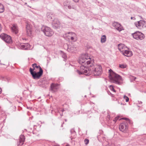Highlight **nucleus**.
<instances>
[{"label":"nucleus","instance_id":"obj_24","mask_svg":"<svg viewBox=\"0 0 146 146\" xmlns=\"http://www.w3.org/2000/svg\"><path fill=\"white\" fill-rule=\"evenodd\" d=\"M126 65L125 64H119V67L122 68H126Z\"/></svg>","mask_w":146,"mask_h":146},{"label":"nucleus","instance_id":"obj_34","mask_svg":"<svg viewBox=\"0 0 146 146\" xmlns=\"http://www.w3.org/2000/svg\"><path fill=\"white\" fill-rule=\"evenodd\" d=\"M119 117L117 116L116 117H115L114 119L113 120V121L116 122L119 119Z\"/></svg>","mask_w":146,"mask_h":146},{"label":"nucleus","instance_id":"obj_35","mask_svg":"<svg viewBox=\"0 0 146 146\" xmlns=\"http://www.w3.org/2000/svg\"><path fill=\"white\" fill-rule=\"evenodd\" d=\"M72 5L70 3L69 5H68L67 6L68 9H70L71 8V6L70 5Z\"/></svg>","mask_w":146,"mask_h":146},{"label":"nucleus","instance_id":"obj_27","mask_svg":"<svg viewBox=\"0 0 146 146\" xmlns=\"http://www.w3.org/2000/svg\"><path fill=\"white\" fill-rule=\"evenodd\" d=\"M84 142L86 145H88L89 142V140L87 139H85L84 140Z\"/></svg>","mask_w":146,"mask_h":146},{"label":"nucleus","instance_id":"obj_19","mask_svg":"<svg viewBox=\"0 0 146 146\" xmlns=\"http://www.w3.org/2000/svg\"><path fill=\"white\" fill-rule=\"evenodd\" d=\"M106 40V36L105 35H103L102 36L101 38V42L102 43H104Z\"/></svg>","mask_w":146,"mask_h":146},{"label":"nucleus","instance_id":"obj_6","mask_svg":"<svg viewBox=\"0 0 146 146\" xmlns=\"http://www.w3.org/2000/svg\"><path fill=\"white\" fill-rule=\"evenodd\" d=\"M135 25L139 29H142L146 27V23L143 21H140L137 22H135Z\"/></svg>","mask_w":146,"mask_h":146},{"label":"nucleus","instance_id":"obj_12","mask_svg":"<svg viewBox=\"0 0 146 146\" xmlns=\"http://www.w3.org/2000/svg\"><path fill=\"white\" fill-rule=\"evenodd\" d=\"M58 84H57L52 83L50 86V90L53 93L56 91L58 89Z\"/></svg>","mask_w":146,"mask_h":146},{"label":"nucleus","instance_id":"obj_36","mask_svg":"<svg viewBox=\"0 0 146 146\" xmlns=\"http://www.w3.org/2000/svg\"><path fill=\"white\" fill-rule=\"evenodd\" d=\"M71 8L73 9H75V10H76V7H75L74 6L72 5L71 7Z\"/></svg>","mask_w":146,"mask_h":146},{"label":"nucleus","instance_id":"obj_13","mask_svg":"<svg viewBox=\"0 0 146 146\" xmlns=\"http://www.w3.org/2000/svg\"><path fill=\"white\" fill-rule=\"evenodd\" d=\"M13 32L15 34H17L19 32L18 27L17 25L15 24H13L12 27H11Z\"/></svg>","mask_w":146,"mask_h":146},{"label":"nucleus","instance_id":"obj_16","mask_svg":"<svg viewBox=\"0 0 146 146\" xmlns=\"http://www.w3.org/2000/svg\"><path fill=\"white\" fill-rule=\"evenodd\" d=\"M47 16L48 19L49 20H53V19L54 20L55 19L54 15L51 13H47Z\"/></svg>","mask_w":146,"mask_h":146},{"label":"nucleus","instance_id":"obj_37","mask_svg":"<svg viewBox=\"0 0 146 146\" xmlns=\"http://www.w3.org/2000/svg\"><path fill=\"white\" fill-rule=\"evenodd\" d=\"M127 123H129L130 124H132V123L131 121L130 120V122H127Z\"/></svg>","mask_w":146,"mask_h":146},{"label":"nucleus","instance_id":"obj_31","mask_svg":"<svg viewBox=\"0 0 146 146\" xmlns=\"http://www.w3.org/2000/svg\"><path fill=\"white\" fill-rule=\"evenodd\" d=\"M124 98L126 102H127L129 101V98L125 95L124 96Z\"/></svg>","mask_w":146,"mask_h":146},{"label":"nucleus","instance_id":"obj_4","mask_svg":"<svg viewBox=\"0 0 146 146\" xmlns=\"http://www.w3.org/2000/svg\"><path fill=\"white\" fill-rule=\"evenodd\" d=\"M131 35L134 38L137 40H142L145 38L144 35L141 32L138 31H137L131 34Z\"/></svg>","mask_w":146,"mask_h":146},{"label":"nucleus","instance_id":"obj_8","mask_svg":"<svg viewBox=\"0 0 146 146\" xmlns=\"http://www.w3.org/2000/svg\"><path fill=\"white\" fill-rule=\"evenodd\" d=\"M119 128L120 130L122 132L128 128V123L126 121H123L119 125Z\"/></svg>","mask_w":146,"mask_h":146},{"label":"nucleus","instance_id":"obj_10","mask_svg":"<svg viewBox=\"0 0 146 146\" xmlns=\"http://www.w3.org/2000/svg\"><path fill=\"white\" fill-rule=\"evenodd\" d=\"M25 137L23 135H21L20 136L19 140L17 143L18 146H21L22 145L25 141Z\"/></svg>","mask_w":146,"mask_h":146},{"label":"nucleus","instance_id":"obj_11","mask_svg":"<svg viewBox=\"0 0 146 146\" xmlns=\"http://www.w3.org/2000/svg\"><path fill=\"white\" fill-rule=\"evenodd\" d=\"M112 25L115 27L116 29L119 32L122 31L123 27L120 24L116 22H114L112 23Z\"/></svg>","mask_w":146,"mask_h":146},{"label":"nucleus","instance_id":"obj_14","mask_svg":"<svg viewBox=\"0 0 146 146\" xmlns=\"http://www.w3.org/2000/svg\"><path fill=\"white\" fill-rule=\"evenodd\" d=\"M123 54L125 56H131L132 55V52L127 50H124L123 52Z\"/></svg>","mask_w":146,"mask_h":146},{"label":"nucleus","instance_id":"obj_30","mask_svg":"<svg viewBox=\"0 0 146 146\" xmlns=\"http://www.w3.org/2000/svg\"><path fill=\"white\" fill-rule=\"evenodd\" d=\"M36 68H39V71H43L42 69L39 65L36 66Z\"/></svg>","mask_w":146,"mask_h":146},{"label":"nucleus","instance_id":"obj_20","mask_svg":"<svg viewBox=\"0 0 146 146\" xmlns=\"http://www.w3.org/2000/svg\"><path fill=\"white\" fill-rule=\"evenodd\" d=\"M4 7L3 5L0 3V13H2L4 12Z\"/></svg>","mask_w":146,"mask_h":146},{"label":"nucleus","instance_id":"obj_2","mask_svg":"<svg viewBox=\"0 0 146 146\" xmlns=\"http://www.w3.org/2000/svg\"><path fill=\"white\" fill-rule=\"evenodd\" d=\"M109 71L110 72V78L111 80V81L116 84L119 85L121 83L120 82V81L121 80L122 78L121 77L117 74H115L113 76H112L111 75L110 73L111 72H113L112 70L110 69Z\"/></svg>","mask_w":146,"mask_h":146},{"label":"nucleus","instance_id":"obj_26","mask_svg":"<svg viewBox=\"0 0 146 146\" xmlns=\"http://www.w3.org/2000/svg\"><path fill=\"white\" fill-rule=\"evenodd\" d=\"M68 33L70 35V36H77L74 33H73V32H69Z\"/></svg>","mask_w":146,"mask_h":146},{"label":"nucleus","instance_id":"obj_3","mask_svg":"<svg viewBox=\"0 0 146 146\" xmlns=\"http://www.w3.org/2000/svg\"><path fill=\"white\" fill-rule=\"evenodd\" d=\"M42 31L46 36H51L54 34V32L49 27L43 26L41 28Z\"/></svg>","mask_w":146,"mask_h":146},{"label":"nucleus","instance_id":"obj_47","mask_svg":"<svg viewBox=\"0 0 146 146\" xmlns=\"http://www.w3.org/2000/svg\"><path fill=\"white\" fill-rule=\"evenodd\" d=\"M65 121H67V120H66V119H65Z\"/></svg>","mask_w":146,"mask_h":146},{"label":"nucleus","instance_id":"obj_42","mask_svg":"<svg viewBox=\"0 0 146 146\" xmlns=\"http://www.w3.org/2000/svg\"><path fill=\"white\" fill-rule=\"evenodd\" d=\"M32 67L33 68H34V67H35V65H33V64L32 65Z\"/></svg>","mask_w":146,"mask_h":146},{"label":"nucleus","instance_id":"obj_15","mask_svg":"<svg viewBox=\"0 0 146 146\" xmlns=\"http://www.w3.org/2000/svg\"><path fill=\"white\" fill-rule=\"evenodd\" d=\"M26 30L28 35H29L31 34L32 30L30 24L28 23L26 25Z\"/></svg>","mask_w":146,"mask_h":146},{"label":"nucleus","instance_id":"obj_40","mask_svg":"<svg viewBox=\"0 0 146 146\" xmlns=\"http://www.w3.org/2000/svg\"><path fill=\"white\" fill-rule=\"evenodd\" d=\"M139 102V104H142V102L141 101H138Z\"/></svg>","mask_w":146,"mask_h":146},{"label":"nucleus","instance_id":"obj_9","mask_svg":"<svg viewBox=\"0 0 146 146\" xmlns=\"http://www.w3.org/2000/svg\"><path fill=\"white\" fill-rule=\"evenodd\" d=\"M60 23L58 20L56 19H54L52 22V26L53 28L57 29L60 26Z\"/></svg>","mask_w":146,"mask_h":146},{"label":"nucleus","instance_id":"obj_5","mask_svg":"<svg viewBox=\"0 0 146 146\" xmlns=\"http://www.w3.org/2000/svg\"><path fill=\"white\" fill-rule=\"evenodd\" d=\"M1 38L5 42L8 43H11L12 40L11 37L9 35L5 33L2 34L0 36Z\"/></svg>","mask_w":146,"mask_h":146},{"label":"nucleus","instance_id":"obj_7","mask_svg":"<svg viewBox=\"0 0 146 146\" xmlns=\"http://www.w3.org/2000/svg\"><path fill=\"white\" fill-rule=\"evenodd\" d=\"M43 71H39L38 72H35L34 73L31 74L34 79H38L42 75Z\"/></svg>","mask_w":146,"mask_h":146},{"label":"nucleus","instance_id":"obj_44","mask_svg":"<svg viewBox=\"0 0 146 146\" xmlns=\"http://www.w3.org/2000/svg\"><path fill=\"white\" fill-rule=\"evenodd\" d=\"M60 115L61 116H62L63 115V113H62V114H61Z\"/></svg>","mask_w":146,"mask_h":146},{"label":"nucleus","instance_id":"obj_25","mask_svg":"<svg viewBox=\"0 0 146 146\" xmlns=\"http://www.w3.org/2000/svg\"><path fill=\"white\" fill-rule=\"evenodd\" d=\"M70 2L69 1H65L64 3V6H67L68 5H69L70 4Z\"/></svg>","mask_w":146,"mask_h":146},{"label":"nucleus","instance_id":"obj_1","mask_svg":"<svg viewBox=\"0 0 146 146\" xmlns=\"http://www.w3.org/2000/svg\"><path fill=\"white\" fill-rule=\"evenodd\" d=\"M79 63L82 64L81 68L85 67L86 64L89 65L88 69L85 70L84 72L85 73H87V76H89L91 74L92 75L98 76L102 73V68L100 65H93L94 63V59L91 57L88 53H86L82 55L78 60Z\"/></svg>","mask_w":146,"mask_h":146},{"label":"nucleus","instance_id":"obj_22","mask_svg":"<svg viewBox=\"0 0 146 146\" xmlns=\"http://www.w3.org/2000/svg\"><path fill=\"white\" fill-rule=\"evenodd\" d=\"M35 67H34V68H30L29 71L31 74L35 72H36L35 71H34L35 69Z\"/></svg>","mask_w":146,"mask_h":146},{"label":"nucleus","instance_id":"obj_29","mask_svg":"<svg viewBox=\"0 0 146 146\" xmlns=\"http://www.w3.org/2000/svg\"><path fill=\"white\" fill-rule=\"evenodd\" d=\"M136 78L135 77L133 76H131L130 77V79L131 80V81H134L136 79Z\"/></svg>","mask_w":146,"mask_h":146},{"label":"nucleus","instance_id":"obj_18","mask_svg":"<svg viewBox=\"0 0 146 146\" xmlns=\"http://www.w3.org/2000/svg\"><path fill=\"white\" fill-rule=\"evenodd\" d=\"M29 45L27 44H25L21 45V48L22 49L27 50L28 48Z\"/></svg>","mask_w":146,"mask_h":146},{"label":"nucleus","instance_id":"obj_21","mask_svg":"<svg viewBox=\"0 0 146 146\" xmlns=\"http://www.w3.org/2000/svg\"><path fill=\"white\" fill-rule=\"evenodd\" d=\"M70 39L72 40L74 42L76 41L77 40V36H70Z\"/></svg>","mask_w":146,"mask_h":146},{"label":"nucleus","instance_id":"obj_46","mask_svg":"<svg viewBox=\"0 0 146 146\" xmlns=\"http://www.w3.org/2000/svg\"><path fill=\"white\" fill-rule=\"evenodd\" d=\"M0 64L1 65H2V64H3V65H4L5 64H1V63H0Z\"/></svg>","mask_w":146,"mask_h":146},{"label":"nucleus","instance_id":"obj_33","mask_svg":"<svg viewBox=\"0 0 146 146\" xmlns=\"http://www.w3.org/2000/svg\"><path fill=\"white\" fill-rule=\"evenodd\" d=\"M62 56L64 59H65L66 58V54L65 53H63L62 55Z\"/></svg>","mask_w":146,"mask_h":146},{"label":"nucleus","instance_id":"obj_38","mask_svg":"<svg viewBox=\"0 0 146 146\" xmlns=\"http://www.w3.org/2000/svg\"><path fill=\"white\" fill-rule=\"evenodd\" d=\"M73 1L75 2H78L79 1V0H73Z\"/></svg>","mask_w":146,"mask_h":146},{"label":"nucleus","instance_id":"obj_28","mask_svg":"<svg viewBox=\"0 0 146 146\" xmlns=\"http://www.w3.org/2000/svg\"><path fill=\"white\" fill-rule=\"evenodd\" d=\"M110 88L111 90L113 91L114 92H115V90L114 89L113 86L112 85H110Z\"/></svg>","mask_w":146,"mask_h":146},{"label":"nucleus","instance_id":"obj_45","mask_svg":"<svg viewBox=\"0 0 146 146\" xmlns=\"http://www.w3.org/2000/svg\"><path fill=\"white\" fill-rule=\"evenodd\" d=\"M133 19V17H131V19Z\"/></svg>","mask_w":146,"mask_h":146},{"label":"nucleus","instance_id":"obj_43","mask_svg":"<svg viewBox=\"0 0 146 146\" xmlns=\"http://www.w3.org/2000/svg\"><path fill=\"white\" fill-rule=\"evenodd\" d=\"M61 111L62 112H63L64 111V109H62L61 110Z\"/></svg>","mask_w":146,"mask_h":146},{"label":"nucleus","instance_id":"obj_17","mask_svg":"<svg viewBox=\"0 0 146 146\" xmlns=\"http://www.w3.org/2000/svg\"><path fill=\"white\" fill-rule=\"evenodd\" d=\"M125 47V45L123 44H119L118 45V48L120 52H122L124 50Z\"/></svg>","mask_w":146,"mask_h":146},{"label":"nucleus","instance_id":"obj_39","mask_svg":"<svg viewBox=\"0 0 146 146\" xmlns=\"http://www.w3.org/2000/svg\"><path fill=\"white\" fill-rule=\"evenodd\" d=\"M33 65L35 66V68H36V66H37V64L36 63H34V64H33Z\"/></svg>","mask_w":146,"mask_h":146},{"label":"nucleus","instance_id":"obj_23","mask_svg":"<svg viewBox=\"0 0 146 146\" xmlns=\"http://www.w3.org/2000/svg\"><path fill=\"white\" fill-rule=\"evenodd\" d=\"M77 72L79 74V75H81L82 74H84L85 75H86L87 76V73H85L84 72V71L83 72H81L78 70H77Z\"/></svg>","mask_w":146,"mask_h":146},{"label":"nucleus","instance_id":"obj_41","mask_svg":"<svg viewBox=\"0 0 146 146\" xmlns=\"http://www.w3.org/2000/svg\"><path fill=\"white\" fill-rule=\"evenodd\" d=\"M2 92V90L1 88H0V94Z\"/></svg>","mask_w":146,"mask_h":146},{"label":"nucleus","instance_id":"obj_32","mask_svg":"<svg viewBox=\"0 0 146 146\" xmlns=\"http://www.w3.org/2000/svg\"><path fill=\"white\" fill-rule=\"evenodd\" d=\"M121 119H124L127 122H130V119L126 117H123L121 118Z\"/></svg>","mask_w":146,"mask_h":146}]
</instances>
